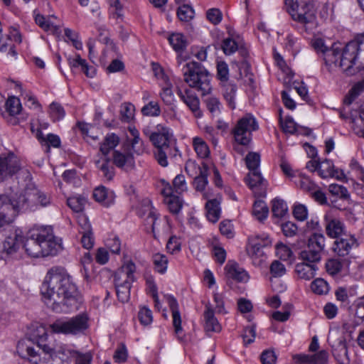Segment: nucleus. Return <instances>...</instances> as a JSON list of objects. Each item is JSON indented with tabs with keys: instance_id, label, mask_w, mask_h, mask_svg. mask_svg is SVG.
<instances>
[{
	"instance_id": "1",
	"label": "nucleus",
	"mask_w": 364,
	"mask_h": 364,
	"mask_svg": "<svg viewBox=\"0 0 364 364\" xmlns=\"http://www.w3.org/2000/svg\"><path fill=\"white\" fill-rule=\"evenodd\" d=\"M47 307L56 313H68L79 308L80 296L66 270L54 267L48 270L41 287Z\"/></svg>"
},
{
	"instance_id": "2",
	"label": "nucleus",
	"mask_w": 364,
	"mask_h": 364,
	"mask_svg": "<svg viewBox=\"0 0 364 364\" xmlns=\"http://www.w3.org/2000/svg\"><path fill=\"white\" fill-rule=\"evenodd\" d=\"M326 66L329 70L339 68L348 76L357 73L364 67V41H352L343 48L339 43H333L326 56Z\"/></svg>"
},
{
	"instance_id": "3",
	"label": "nucleus",
	"mask_w": 364,
	"mask_h": 364,
	"mask_svg": "<svg viewBox=\"0 0 364 364\" xmlns=\"http://www.w3.org/2000/svg\"><path fill=\"white\" fill-rule=\"evenodd\" d=\"M24 249L32 257L55 255L61 249L50 227L33 229L30 231L24 243Z\"/></svg>"
},
{
	"instance_id": "4",
	"label": "nucleus",
	"mask_w": 364,
	"mask_h": 364,
	"mask_svg": "<svg viewBox=\"0 0 364 364\" xmlns=\"http://www.w3.org/2000/svg\"><path fill=\"white\" fill-rule=\"evenodd\" d=\"M48 333L45 326L42 325L33 326L29 333L28 341H20L16 346L17 352L21 357L37 363L38 353L31 343H36L39 349L45 353H50L52 348L47 343Z\"/></svg>"
},
{
	"instance_id": "5",
	"label": "nucleus",
	"mask_w": 364,
	"mask_h": 364,
	"mask_svg": "<svg viewBox=\"0 0 364 364\" xmlns=\"http://www.w3.org/2000/svg\"><path fill=\"white\" fill-rule=\"evenodd\" d=\"M184 80L202 95H208L212 90L211 75L200 63L196 61L187 63L183 69Z\"/></svg>"
},
{
	"instance_id": "6",
	"label": "nucleus",
	"mask_w": 364,
	"mask_h": 364,
	"mask_svg": "<svg viewBox=\"0 0 364 364\" xmlns=\"http://www.w3.org/2000/svg\"><path fill=\"white\" fill-rule=\"evenodd\" d=\"M119 144V137L114 134H107L100 145V151L103 156L96 161L97 168L102 172V177L107 181H112L115 175V168L111 164V159L108 154L112 150H114L115 147Z\"/></svg>"
},
{
	"instance_id": "7",
	"label": "nucleus",
	"mask_w": 364,
	"mask_h": 364,
	"mask_svg": "<svg viewBox=\"0 0 364 364\" xmlns=\"http://www.w3.org/2000/svg\"><path fill=\"white\" fill-rule=\"evenodd\" d=\"M289 14L293 20L304 26L307 32H311L317 27L316 11L309 0H300L294 4Z\"/></svg>"
},
{
	"instance_id": "8",
	"label": "nucleus",
	"mask_w": 364,
	"mask_h": 364,
	"mask_svg": "<svg viewBox=\"0 0 364 364\" xmlns=\"http://www.w3.org/2000/svg\"><path fill=\"white\" fill-rule=\"evenodd\" d=\"M18 196L22 210L35 211L39 208L48 207L52 203L50 194L34 186L27 187Z\"/></svg>"
},
{
	"instance_id": "9",
	"label": "nucleus",
	"mask_w": 364,
	"mask_h": 364,
	"mask_svg": "<svg viewBox=\"0 0 364 364\" xmlns=\"http://www.w3.org/2000/svg\"><path fill=\"white\" fill-rule=\"evenodd\" d=\"M24 236L21 230L9 228L0 230V253L14 256L24 247Z\"/></svg>"
},
{
	"instance_id": "10",
	"label": "nucleus",
	"mask_w": 364,
	"mask_h": 364,
	"mask_svg": "<svg viewBox=\"0 0 364 364\" xmlns=\"http://www.w3.org/2000/svg\"><path fill=\"white\" fill-rule=\"evenodd\" d=\"M88 328V318L80 314L68 320H57L50 325V328L55 333L76 335L84 332Z\"/></svg>"
},
{
	"instance_id": "11",
	"label": "nucleus",
	"mask_w": 364,
	"mask_h": 364,
	"mask_svg": "<svg viewBox=\"0 0 364 364\" xmlns=\"http://www.w3.org/2000/svg\"><path fill=\"white\" fill-rule=\"evenodd\" d=\"M257 129L258 124L252 114H247L240 119L233 129L235 140L238 143L235 150L240 151L239 145L247 146L252 140V132Z\"/></svg>"
},
{
	"instance_id": "12",
	"label": "nucleus",
	"mask_w": 364,
	"mask_h": 364,
	"mask_svg": "<svg viewBox=\"0 0 364 364\" xmlns=\"http://www.w3.org/2000/svg\"><path fill=\"white\" fill-rule=\"evenodd\" d=\"M326 238L323 234L314 233L308 240L306 247L300 252L299 258L305 262L316 264L321 258Z\"/></svg>"
},
{
	"instance_id": "13",
	"label": "nucleus",
	"mask_w": 364,
	"mask_h": 364,
	"mask_svg": "<svg viewBox=\"0 0 364 364\" xmlns=\"http://www.w3.org/2000/svg\"><path fill=\"white\" fill-rule=\"evenodd\" d=\"M20 210L22 208L18 195L11 198L7 196H0V228L5 223H11Z\"/></svg>"
},
{
	"instance_id": "14",
	"label": "nucleus",
	"mask_w": 364,
	"mask_h": 364,
	"mask_svg": "<svg viewBox=\"0 0 364 364\" xmlns=\"http://www.w3.org/2000/svg\"><path fill=\"white\" fill-rule=\"evenodd\" d=\"M177 153L176 140L172 133L167 128H161V166H167V159L175 157Z\"/></svg>"
},
{
	"instance_id": "15",
	"label": "nucleus",
	"mask_w": 364,
	"mask_h": 364,
	"mask_svg": "<svg viewBox=\"0 0 364 364\" xmlns=\"http://www.w3.org/2000/svg\"><path fill=\"white\" fill-rule=\"evenodd\" d=\"M112 161L117 168L129 171L135 167V160L129 144H124L120 149L114 150Z\"/></svg>"
},
{
	"instance_id": "16",
	"label": "nucleus",
	"mask_w": 364,
	"mask_h": 364,
	"mask_svg": "<svg viewBox=\"0 0 364 364\" xmlns=\"http://www.w3.org/2000/svg\"><path fill=\"white\" fill-rule=\"evenodd\" d=\"M161 193L164 196L163 201L168 211L173 215L178 214L183 207V201L178 196L174 193L171 186L161 179Z\"/></svg>"
},
{
	"instance_id": "17",
	"label": "nucleus",
	"mask_w": 364,
	"mask_h": 364,
	"mask_svg": "<svg viewBox=\"0 0 364 364\" xmlns=\"http://www.w3.org/2000/svg\"><path fill=\"white\" fill-rule=\"evenodd\" d=\"M18 158L13 153L0 156V182L13 176L20 170Z\"/></svg>"
},
{
	"instance_id": "18",
	"label": "nucleus",
	"mask_w": 364,
	"mask_h": 364,
	"mask_svg": "<svg viewBox=\"0 0 364 364\" xmlns=\"http://www.w3.org/2000/svg\"><path fill=\"white\" fill-rule=\"evenodd\" d=\"M164 301L168 304L172 316V325L174 333L178 338L183 334V328L182 327L181 314L179 311V305L177 299L172 295L166 294L164 296Z\"/></svg>"
},
{
	"instance_id": "19",
	"label": "nucleus",
	"mask_w": 364,
	"mask_h": 364,
	"mask_svg": "<svg viewBox=\"0 0 364 364\" xmlns=\"http://www.w3.org/2000/svg\"><path fill=\"white\" fill-rule=\"evenodd\" d=\"M226 283L231 287L232 281L247 282L249 279L247 272L235 261L230 260L225 267Z\"/></svg>"
},
{
	"instance_id": "20",
	"label": "nucleus",
	"mask_w": 364,
	"mask_h": 364,
	"mask_svg": "<svg viewBox=\"0 0 364 364\" xmlns=\"http://www.w3.org/2000/svg\"><path fill=\"white\" fill-rule=\"evenodd\" d=\"M136 265L132 260L126 262L114 273V283L132 284L135 281L134 273L136 272Z\"/></svg>"
},
{
	"instance_id": "21",
	"label": "nucleus",
	"mask_w": 364,
	"mask_h": 364,
	"mask_svg": "<svg viewBox=\"0 0 364 364\" xmlns=\"http://www.w3.org/2000/svg\"><path fill=\"white\" fill-rule=\"evenodd\" d=\"M336 239L333 243V250L340 257L348 255L351 249L358 245L355 237L348 233L342 235Z\"/></svg>"
},
{
	"instance_id": "22",
	"label": "nucleus",
	"mask_w": 364,
	"mask_h": 364,
	"mask_svg": "<svg viewBox=\"0 0 364 364\" xmlns=\"http://www.w3.org/2000/svg\"><path fill=\"white\" fill-rule=\"evenodd\" d=\"M326 232L331 238H337L346 234L344 224L331 213H326L323 217Z\"/></svg>"
},
{
	"instance_id": "23",
	"label": "nucleus",
	"mask_w": 364,
	"mask_h": 364,
	"mask_svg": "<svg viewBox=\"0 0 364 364\" xmlns=\"http://www.w3.org/2000/svg\"><path fill=\"white\" fill-rule=\"evenodd\" d=\"M212 196L210 193H203V198L208 200L205 204L207 218L210 222L215 223L219 220L220 216V204L221 197L217 196L216 198H212Z\"/></svg>"
},
{
	"instance_id": "24",
	"label": "nucleus",
	"mask_w": 364,
	"mask_h": 364,
	"mask_svg": "<svg viewBox=\"0 0 364 364\" xmlns=\"http://www.w3.org/2000/svg\"><path fill=\"white\" fill-rule=\"evenodd\" d=\"M80 354L65 345L58 346L52 352L51 356L54 364H70L73 358H77Z\"/></svg>"
},
{
	"instance_id": "25",
	"label": "nucleus",
	"mask_w": 364,
	"mask_h": 364,
	"mask_svg": "<svg viewBox=\"0 0 364 364\" xmlns=\"http://www.w3.org/2000/svg\"><path fill=\"white\" fill-rule=\"evenodd\" d=\"M178 95L183 102L189 107L196 117H202V112L200 109V102L198 97L191 89L179 90Z\"/></svg>"
},
{
	"instance_id": "26",
	"label": "nucleus",
	"mask_w": 364,
	"mask_h": 364,
	"mask_svg": "<svg viewBox=\"0 0 364 364\" xmlns=\"http://www.w3.org/2000/svg\"><path fill=\"white\" fill-rule=\"evenodd\" d=\"M327 340L334 351L337 350H339L348 360V350L346 339L338 328L330 330Z\"/></svg>"
},
{
	"instance_id": "27",
	"label": "nucleus",
	"mask_w": 364,
	"mask_h": 364,
	"mask_svg": "<svg viewBox=\"0 0 364 364\" xmlns=\"http://www.w3.org/2000/svg\"><path fill=\"white\" fill-rule=\"evenodd\" d=\"M146 213L148 214V217L146 220V225L150 226V230H151L154 238H156L154 225L157 220V217L153 213L151 202L148 198L143 199L137 208V214L139 216L142 217Z\"/></svg>"
},
{
	"instance_id": "28",
	"label": "nucleus",
	"mask_w": 364,
	"mask_h": 364,
	"mask_svg": "<svg viewBox=\"0 0 364 364\" xmlns=\"http://www.w3.org/2000/svg\"><path fill=\"white\" fill-rule=\"evenodd\" d=\"M165 83V86L162 88V93L161 92V98L163 100L166 105L168 106V110L171 112L175 111V97L172 90V85L169 82V79L161 68V82Z\"/></svg>"
},
{
	"instance_id": "29",
	"label": "nucleus",
	"mask_w": 364,
	"mask_h": 364,
	"mask_svg": "<svg viewBox=\"0 0 364 364\" xmlns=\"http://www.w3.org/2000/svg\"><path fill=\"white\" fill-rule=\"evenodd\" d=\"M250 247L248 251L250 254L259 255L262 247L270 246L272 240L267 233L256 235L249 238Z\"/></svg>"
},
{
	"instance_id": "30",
	"label": "nucleus",
	"mask_w": 364,
	"mask_h": 364,
	"mask_svg": "<svg viewBox=\"0 0 364 364\" xmlns=\"http://www.w3.org/2000/svg\"><path fill=\"white\" fill-rule=\"evenodd\" d=\"M204 317V329L205 332L218 333L221 331L222 327L218 319L215 316L214 311L210 304L205 305V309L203 313Z\"/></svg>"
},
{
	"instance_id": "31",
	"label": "nucleus",
	"mask_w": 364,
	"mask_h": 364,
	"mask_svg": "<svg viewBox=\"0 0 364 364\" xmlns=\"http://www.w3.org/2000/svg\"><path fill=\"white\" fill-rule=\"evenodd\" d=\"M93 197L96 201L106 207L109 206L114 200V193L105 186H99L95 188Z\"/></svg>"
},
{
	"instance_id": "32",
	"label": "nucleus",
	"mask_w": 364,
	"mask_h": 364,
	"mask_svg": "<svg viewBox=\"0 0 364 364\" xmlns=\"http://www.w3.org/2000/svg\"><path fill=\"white\" fill-rule=\"evenodd\" d=\"M318 269L316 264H311L303 262L298 263L295 267V272L300 279L305 280H310L316 275V272Z\"/></svg>"
},
{
	"instance_id": "33",
	"label": "nucleus",
	"mask_w": 364,
	"mask_h": 364,
	"mask_svg": "<svg viewBox=\"0 0 364 364\" xmlns=\"http://www.w3.org/2000/svg\"><path fill=\"white\" fill-rule=\"evenodd\" d=\"M223 87V95L228 105L231 109L235 108V95L237 86L232 82L228 81L220 84Z\"/></svg>"
},
{
	"instance_id": "34",
	"label": "nucleus",
	"mask_w": 364,
	"mask_h": 364,
	"mask_svg": "<svg viewBox=\"0 0 364 364\" xmlns=\"http://www.w3.org/2000/svg\"><path fill=\"white\" fill-rule=\"evenodd\" d=\"M246 181L252 190L258 186H264L265 188L267 186V181L262 176L259 170L250 171L247 176Z\"/></svg>"
},
{
	"instance_id": "35",
	"label": "nucleus",
	"mask_w": 364,
	"mask_h": 364,
	"mask_svg": "<svg viewBox=\"0 0 364 364\" xmlns=\"http://www.w3.org/2000/svg\"><path fill=\"white\" fill-rule=\"evenodd\" d=\"M81 220L85 223V228H83V231L81 232V234L82 235L81 242L83 247L89 250L92 247L94 244L91 225L88 223L87 218L82 217Z\"/></svg>"
},
{
	"instance_id": "36",
	"label": "nucleus",
	"mask_w": 364,
	"mask_h": 364,
	"mask_svg": "<svg viewBox=\"0 0 364 364\" xmlns=\"http://www.w3.org/2000/svg\"><path fill=\"white\" fill-rule=\"evenodd\" d=\"M358 114V117L352 120V129L357 136L364 138V103L360 105Z\"/></svg>"
},
{
	"instance_id": "37",
	"label": "nucleus",
	"mask_w": 364,
	"mask_h": 364,
	"mask_svg": "<svg viewBox=\"0 0 364 364\" xmlns=\"http://www.w3.org/2000/svg\"><path fill=\"white\" fill-rule=\"evenodd\" d=\"M208 167L207 164H203V172L196 176L193 181V186L196 191L205 193V188L208 184ZM210 193L209 191H208Z\"/></svg>"
},
{
	"instance_id": "38",
	"label": "nucleus",
	"mask_w": 364,
	"mask_h": 364,
	"mask_svg": "<svg viewBox=\"0 0 364 364\" xmlns=\"http://www.w3.org/2000/svg\"><path fill=\"white\" fill-rule=\"evenodd\" d=\"M269 208L265 202L262 200H256L253 205L252 214L259 221L267 218Z\"/></svg>"
},
{
	"instance_id": "39",
	"label": "nucleus",
	"mask_w": 364,
	"mask_h": 364,
	"mask_svg": "<svg viewBox=\"0 0 364 364\" xmlns=\"http://www.w3.org/2000/svg\"><path fill=\"white\" fill-rule=\"evenodd\" d=\"M287 203L280 198H274L272 201V212L274 217L282 218L287 214Z\"/></svg>"
},
{
	"instance_id": "40",
	"label": "nucleus",
	"mask_w": 364,
	"mask_h": 364,
	"mask_svg": "<svg viewBox=\"0 0 364 364\" xmlns=\"http://www.w3.org/2000/svg\"><path fill=\"white\" fill-rule=\"evenodd\" d=\"M204 102L208 110L213 117H218L220 115L223 109V105L218 97L210 96L208 97Z\"/></svg>"
},
{
	"instance_id": "41",
	"label": "nucleus",
	"mask_w": 364,
	"mask_h": 364,
	"mask_svg": "<svg viewBox=\"0 0 364 364\" xmlns=\"http://www.w3.org/2000/svg\"><path fill=\"white\" fill-rule=\"evenodd\" d=\"M221 48L226 55H230L235 53L237 50L240 49L242 50V49L240 43L237 42L235 39L230 37H228L223 39Z\"/></svg>"
},
{
	"instance_id": "42",
	"label": "nucleus",
	"mask_w": 364,
	"mask_h": 364,
	"mask_svg": "<svg viewBox=\"0 0 364 364\" xmlns=\"http://www.w3.org/2000/svg\"><path fill=\"white\" fill-rule=\"evenodd\" d=\"M193 145L197 155L200 158L205 159L209 156V147L203 139L200 137L193 138Z\"/></svg>"
},
{
	"instance_id": "43",
	"label": "nucleus",
	"mask_w": 364,
	"mask_h": 364,
	"mask_svg": "<svg viewBox=\"0 0 364 364\" xmlns=\"http://www.w3.org/2000/svg\"><path fill=\"white\" fill-rule=\"evenodd\" d=\"M168 40L176 51L183 50L187 46V41L181 33H173L168 37Z\"/></svg>"
},
{
	"instance_id": "44",
	"label": "nucleus",
	"mask_w": 364,
	"mask_h": 364,
	"mask_svg": "<svg viewBox=\"0 0 364 364\" xmlns=\"http://www.w3.org/2000/svg\"><path fill=\"white\" fill-rule=\"evenodd\" d=\"M0 51L8 52V54L11 56H16L17 53L15 49V46L10 36H3L0 33Z\"/></svg>"
},
{
	"instance_id": "45",
	"label": "nucleus",
	"mask_w": 364,
	"mask_h": 364,
	"mask_svg": "<svg viewBox=\"0 0 364 364\" xmlns=\"http://www.w3.org/2000/svg\"><path fill=\"white\" fill-rule=\"evenodd\" d=\"M132 284H114L117 296L122 303L127 302L130 298V290Z\"/></svg>"
},
{
	"instance_id": "46",
	"label": "nucleus",
	"mask_w": 364,
	"mask_h": 364,
	"mask_svg": "<svg viewBox=\"0 0 364 364\" xmlns=\"http://www.w3.org/2000/svg\"><path fill=\"white\" fill-rule=\"evenodd\" d=\"M193 9L188 4H183L178 7L177 11V16L180 21L188 22L194 17Z\"/></svg>"
},
{
	"instance_id": "47",
	"label": "nucleus",
	"mask_w": 364,
	"mask_h": 364,
	"mask_svg": "<svg viewBox=\"0 0 364 364\" xmlns=\"http://www.w3.org/2000/svg\"><path fill=\"white\" fill-rule=\"evenodd\" d=\"M146 292L149 295L151 296L153 299L154 300L156 306L158 305L159 298H158V287L157 284L154 280V278L151 275L146 276Z\"/></svg>"
},
{
	"instance_id": "48",
	"label": "nucleus",
	"mask_w": 364,
	"mask_h": 364,
	"mask_svg": "<svg viewBox=\"0 0 364 364\" xmlns=\"http://www.w3.org/2000/svg\"><path fill=\"white\" fill-rule=\"evenodd\" d=\"M41 144L42 146L45 147L46 151L48 152L50 146L54 148H58L60 146V139L56 134H48L46 136H44L43 140H41Z\"/></svg>"
},
{
	"instance_id": "49",
	"label": "nucleus",
	"mask_w": 364,
	"mask_h": 364,
	"mask_svg": "<svg viewBox=\"0 0 364 364\" xmlns=\"http://www.w3.org/2000/svg\"><path fill=\"white\" fill-rule=\"evenodd\" d=\"M86 199L80 196L70 197L67 200L68 205L75 212L82 211Z\"/></svg>"
},
{
	"instance_id": "50",
	"label": "nucleus",
	"mask_w": 364,
	"mask_h": 364,
	"mask_svg": "<svg viewBox=\"0 0 364 364\" xmlns=\"http://www.w3.org/2000/svg\"><path fill=\"white\" fill-rule=\"evenodd\" d=\"M334 173L333 164L331 160L326 159L319 164L318 174L321 177L326 178L333 176Z\"/></svg>"
},
{
	"instance_id": "51",
	"label": "nucleus",
	"mask_w": 364,
	"mask_h": 364,
	"mask_svg": "<svg viewBox=\"0 0 364 364\" xmlns=\"http://www.w3.org/2000/svg\"><path fill=\"white\" fill-rule=\"evenodd\" d=\"M311 290L317 294H326L329 291L328 283L323 279H316L311 284Z\"/></svg>"
},
{
	"instance_id": "52",
	"label": "nucleus",
	"mask_w": 364,
	"mask_h": 364,
	"mask_svg": "<svg viewBox=\"0 0 364 364\" xmlns=\"http://www.w3.org/2000/svg\"><path fill=\"white\" fill-rule=\"evenodd\" d=\"M312 46L317 53H321L326 65V56L328 51L333 50V46L328 48L326 46L324 41L321 38H316L312 41Z\"/></svg>"
},
{
	"instance_id": "53",
	"label": "nucleus",
	"mask_w": 364,
	"mask_h": 364,
	"mask_svg": "<svg viewBox=\"0 0 364 364\" xmlns=\"http://www.w3.org/2000/svg\"><path fill=\"white\" fill-rule=\"evenodd\" d=\"M203 164H205L203 163L202 166H200L193 160H188L186 163L185 170L190 176L195 178L203 172Z\"/></svg>"
},
{
	"instance_id": "54",
	"label": "nucleus",
	"mask_w": 364,
	"mask_h": 364,
	"mask_svg": "<svg viewBox=\"0 0 364 364\" xmlns=\"http://www.w3.org/2000/svg\"><path fill=\"white\" fill-rule=\"evenodd\" d=\"M245 163L247 168L251 171L259 170L260 156L256 152H250L245 157Z\"/></svg>"
},
{
	"instance_id": "55",
	"label": "nucleus",
	"mask_w": 364,
	"mask_h": 364,
	"mask_svg": "<svg viewBox=\"0 0 364 364\" xmlns=\"http://www.w3.org/2000/svg\"><path fill=\"white\" fill-rule=\"evenodd\" d=\"M49 109L50 117L54 122L62 119L65 115L64 108L59 103H51Z\"/></svg>"
},
{
	"instance_id": "56",
	"label": "nucleus",
	"mask_w": 364,
	"mask_h": 364,
	"mask_svg": "<svg viewBox=\"0 0 364 364\" xmlns=\"http://www.w3.org/2000/svg\"><path fill=\"white\" fill-rule=\"evenodd\" d=\"M217 77L220 81V84L228 82L229 68L225 61H220L217 63Z\"/></svg>"
},
{
	"instance_id": "57",
	"label": "nucleus",
	"mask_w": 364,
	"mask_h": 364,
	"mask_svg": "<svg viewBox=\"0 0 364 364\" xmlns=\"http://www.w3.org/2000/svg\"><path fill=\"white\" fill-rule=\"evenodd\" d=\"M364 90L363 82L356 83L349 91L346 97L344 102L346 105H350L352 102Z\"/></svg>"
},
{
	"instance_id": "58",
	"label": "nucleus",
	"mask_w": 364,
	"mask_h": 364,
	"mask_svg": "<svg viewBox=\"0 0 364 364\" xmlns=\"http://www.w3.org/2000/svg\"><path fill=\"white\" fill-rule=\"evenodd\" d=\"M6 105V109L11 115H16L20 113L21 105L18 98L15 97H9Z\"/></svg>"
},
{
	"instance_id": "59",
	"label": "nucleus",
	"mask_w": 364,
	"mask_h": 364,
	"mask_svg": "<svg viewBox=\"0 0 364 364\" xmlns=\"http://www.w3.org/2000/svg\"><path fill=\"white\" fill-rule=\"evenodd\" d=\"M138 318L142 325H149L153 321L151 311L146 306L141 307L138 313Z\"/></svg>"
},
{
	"instance_id": "60",
	"label": "nucleus",
	"mask_w": 364,
	"mask_h": 364,
	"mask_svg": "<svg viewBox=\"0 0 364 364\" xmlns=\"http://www.w3.org/2000/svg\"><path fill=\"white\" fill-rule=\"evenodd\" d=\"M293 215L296 220L304 221L308 217V209L303 204H295L293 208Z\"/></svg>"
},
{
	"instance_id": "61",
	"label": "nucleus",
	"mask_w": 364,
	"mask_h": 364,
	"mask_svg": "<svg viewBox=\"0 0 364 364\" xmlns=\"http://www.w3.org/2000/svg\"><path fill=\"white\" fill-rule=\"evenodd\" d=\"M128 357L127 349L124 344H120L116 349L113 358L115 362L121 363H124Z\"/></svg>"
},
{
	"instance_id": "62",
	"label": "nucleus",
	"mask_w": 364,
	"mask_h": 364,
	"mask_svg": "<svg viewBox=\"0 0 364 364\" xmlns=\"http://www.w3.org/2000/svg\"><path fill=\"white\" fill-rule=\"evenodd\" d=\"M141 112L145 116H157L159 112V105L157 102H150L141 109Z\"/></svg>"
},
{
	"instance_id": "63",
	"label": "nucleus",
	"mask_w": 364,
	"mask_h": 364,
	"mask_svg": "<svg viewBox=\"0 0 364 364\" xmlns=\"http://www.w3.org/2000/svg\"><path fill=\"white\" fill-rule=\"evenodd\" d=\"M270 273L274 277H280L286 273V268L279 261L274 260L270 265Z\"/></svg>"
},
{
	"instance_id": "64",
	"label": "nucleus",
	"mask_w": 364,
	"mask_h": 364,
	"mask_svg": "<svg viewBox=\"0 0 364 364\" xmlns=\"http://www.w3.org/2000/svg\"><path fill=\"white\" fill-rule=\"evenodd\" d=\"M260 359L262 364H276L277 355L274 350H266L261 354Z\"/></svg>"
}]
</instances>
